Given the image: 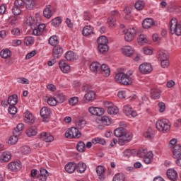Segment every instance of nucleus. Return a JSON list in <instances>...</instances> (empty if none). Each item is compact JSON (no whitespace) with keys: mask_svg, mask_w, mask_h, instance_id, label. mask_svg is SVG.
Listing matches in <instances>:
<instances>
[{"mask_svg":"<svg viewBox=\"0 0 181 181\" xmlns=\"http://www.w3.org/2000/svg\"><path fill=\"white\" fill-rule=\"evenodd\" d=\"M96 94L94 90L88 91L85 95L84 98L88 103H93L95 100Z\"/></svg>","mask_w":181,"mask_h":181,"instance_id":"cd10ccee","label":"nucleus"},{"mask_svg":"<svg viewBox=\"0 0 181 181\" xmlns=\"http://www.w3.org/2000/svg\"><path fill=\"white\" fill-rule=\"evenodd\" d=\"M66 100V96L62 93H59L57 96V103L62 104V103H64Z\"/></svg>","mask_w":181,"mask_h":181,"instance_id":"0e129e2a","label":"nucleus"},{"mask_svg":"<svg viewBox=\"0 0 181 181\" xmlns=\"http://www.w3.org/2000/svg\"><path fill=\"white\" fill-rule=\"evenodd\" d=\"M148 151L144 148H141L138 151L137 155L139 158H144Z\"/></svg>","mask_w":181,"mask_h":181,"instance_id":"338daca9","label":"nucleus"},{"mask_svg":"<svg viewBox=\"0 0 181 181\" xmlns=\"http://www.w3.org/2000/svg\"><path fill=\"white\" fill-rule=\"evenodd\" d=\"M156 57L158 59L160 60V62H162L163 60H166L168 58V54L165 52L163 50H160L157 52Z\"/></svg>","mask_w":181,"mask_h":181,"instance_id":"4c0bfd02","label":"nucleus"},{"mask_svg":"<svg viewBox=\"0 0 181 181\" xmlns=\"http://www.w3.org/2000/svg\"><path fill=\"white\" fill-rule=\"evenodd\" d=\"M11 158H12L11 153L9 151H5L0 156V162L1 163L9 162V160H11Z\"/></svg>","mask_w":181,"mask_h":181,"instance_id":"a878e982","label":"nucleus"},{"mask_svg":"<svg viewBox=\"0 0 181 181\" xmlns=\"http://www.w3.org/2000/svg\"><path fill=\"white\" fill-rule=\"evenodd\" d=\"M122 111L123 113L127 115V117H132L133 118H135V117L138 115L136 111L134 110L132 107L129 105H125L123 107Z\"/></svg>","mask_w":181,"mask_h":181,"instance_id":"9d476101","label":"nucleus"},{"mask_svg":"<svg viewBox=\"0 0 181 181\" xmlns=\"http://www.w3.org/2000/svg\"><path fill=\"white\" fill-rule=\"evenodd\" d=\"M156 127L158 131L166 133L170 131V122L167 119H159L156 122Z\"/></svg>","mask_w":181,"mask_h":181,"instance_id":"20e7f679","label":"nucleus"},{"mask_svg":"<svg viewBox=\"0 0 181 181\" xmlns=\"http://www.w3.org/2000/svg\"><path fill=\"white\" fill-rule=\"evenodd\" d=\"M99 73L103 76V77H109L111 74V71L110 70V66L108 65L103 64L100 66Z\"/></svg>","mask_w":181,"mask_h":181,"instance_id":"a211bd4d","label":"nucleus"},{"mask_svg":"<svg viewBox=\"0 0 181 181\" xmlns=\"http://www.w3.org/2000/svg\"><path fill=\"white\" fill-rule=\"evenodd\" d=\"M12 12L13 15L18 16V15H21L22 13V8L21 7H18V6H13L12 8Z\"/></svg>","mask_w":181,"mask_h":181,"instance_id":"052dcab7","label":"nucleus"},{"mask_svg":"<svg viewBox=\"0 0 181 181\" xmlns=\"http://www.w3.org/2000/svg\"><path fill=\"white\" fill-rule=\"evenodd\" d=\"M173 156L175 159L181 156V144H176L173 148Z\"/></svg>","mask_w":181,"mask_h":181,"instance_id":"393cba45","label":"nucleus"},{"mask_svg":"<svg viewBox=\"0 0 181 181\" xmlns=\"http://www.w3.org/2000/svg\"><path fill=\"white\" fill-rule=\"evenodd\" d=\"M40 138L45 142H53L54 141V136L50 133L42 132L40 134Z\"/></svg>","mask_w":181,"mask_h":181,"instance_id":"aec40b11","label":"nucleus"},{"mask_svg":"<svg viewBox=\"0 0 181 181\" xmlns=\"http://www.w3.org/2000/svg\"><path fill=\"white\" fill-rule=\"evenodd\" d=\"M100 122L103 125H111L112 119L108 116H103L100 119Z\"/></svg>","mask_w":181,"mask_h":181,"instance_id":"09e8293b","label":"nucleus"},{"mask_svg":"<svg viewBox=\"0 0 181 181\" xmlns=\"http://www.w3.org/2000/svg\"><path fill=\"white\" fill-rule=\"evenodd\" d=\"M86 121L84 119L78 120L76 123V127L78 129H83L86 127Z\"/></svg>","mask_w":181,"mask_h":181,"instance_id":"13d9d810","label":"nucleus"},{"mask_svg":"<svg viewBox=\"0 0 181 181\" xmlns=\"http://www.w3.org/2000/svg\"><path fill=\"white\" fill-rule=\"evenodd\" d=\"M25 125L23 123H19L13 130V136H10L8 140L9 145H15L18 142V137L21 136L22 132L23 131Z\"/></svg>","mask_w":181,"mask_h":181,"instance_id":"f03ea898","label":"nucleus"},{"mask_svg":"<svg viewBox=\"0 0 181 181\" xmlns=\"http://www.w3.org/2000/svg\"><path fill=\"white\" fill-rule=\"evenodd\" d=\"M57 8L54 6L52 5H47L43 11V15L45 18H47V19H50L52 18V16L54 12H56Z\"/></svg>","mask_w":181,"mask_h":181,"instance_id":"1a4fd4ad","label":"nucleus"},{"mask_svg":"<svg viewBox=\"0 0 181 181\" xmlns=\"http://www.w3.org/2000/svg\"><path fill=\"white\" fill-rule=\"evenodd\" d=\"M98 46H102L103 45H108V40L107 37L102 35L97 40Z\"/></svg>","mask_w":181,"mask_h":181,"instance_id":"a18cd8bd","label":"nucleus"},{"mask_svg":"<svg viewBox=\"0 0 181 181\" xmlns=\"http://www.w3.org/2000/svg\"><path fill=\"white\" fill-rule=\"evenodd\" d=\"M119 112V110H118V107L117 106H107V112L110 115H116V114Z\"/></svg>","mask_w":181,"mask_h":181,"instance_id":"c03bdc74","label":"nucleus"},{"mask_svg":"<svg viewBox=\"0 0 181 181\" xmlns=\"http://www.w3.org/2000/svg\"><path fill=\"white\" fill-rule=\"evenodd\" d=\"M144 162L146 163V165H149L152 163V160L153 159V153L152 151H148L145 156L143 157Z\"/></svg>","mask_w":181,"mask_h":181,"instance_id":"473e14b6","label":"nucleus"},{"mask_svg":"<svg viewBox=\"0 0 181 181\" xmlns=\"http://www.w3.org/2000/svg\"><path fill=\"white\" fill-rule=\"evenodd\" d=\"M69 103L70 105H76L78 103V98L72 97L69 99Z\"/></svg>","mask_w":181,"mask_h":181,"instance_id":"774afa93","label":"nucleus"},{"mask_svg":"<svg viewBox=\"0 0 181 181\" xmlns=\"http://www.w3.org/2000/svg\"><path fill=\"white\" fill-rule=\"evenodd\" d=\"M25 8L29 11H32L36 6V0H25Z\"/></svg>","mask_w":181,"mask_h":181,"instance_id":"c9c22d12","label":"nucleus"},{"mask_svg":"<svg viewBox=\"0 0 181 181\" xmlns=\"http://www.w3.org/2000/svg\"><path fill=\"white\" fill-rule=\"evenodd\" d=\"M45 29H46V25L40 24L37 28L33 30V34L35 36H42V35H43V32H45Z\"/></svg>","mask_w":181,"mask_h":181,"instance_id":"5701e85b","label":"nucleus"},{"mask_svg":"<svg viewBox=\"0 0 181 181\" xmlns=\"http://www.w3.org/2000/svg\"><path fill=\"white\" fill-rule=\"evenodd\" d=\"M132 74H134L132 71H128L127 74L117 73L115 76V81L116 83L123 84V86H129V84H132Z\"/></svg>","mask_w":181,"mask_h":181,"instance_id":"f257e3e1","label":"nucleus"},{"mask_svg":"<svg viewBox=\"0 0 181 181\" xmlns=\"http://www.w3.org/2000/svg\"><path fill=\"white\" fill-rule=\"evenodd\" d=\"M86 169H87V165H86V163L80 162L76 164V170L78 172V173H84L86 172Z\"/></svg>","mask_w":181,"mask_h":181,"instance_id":"72a5a7b5","label":"nucleus"},{"mask_svg":"<svg viewBox=\"0 0 181 181\" xmlns=\"http://www.w3.org/2000/svg\"><path fill=\"white\" fill-rule=\"evenodd\" d=\"M76 149L78 152H84L86 151V144L83 141H79L77 144Z\"/></svg>","mask_w":181,"mask_h":181,"instance_id":"bf43d9fd","label":"nucleus"},{"mask_svg":"<svg viewBox=\"0 0 181 181\" xmlns=\"http://www.w3.org/2000/svg\"><path fill=\"white\" fill-rule=\"evenodd\" d=\"M125 180V175L122 173H117L115 174L113 177L112 181H124Z\"/></svg>","mask_w":181,"mask_h":181,"instance_id":"5fc2aeb1","label":"nucleus"},{"mask_svg":"<svg viewBox=\"0 0 181 181\" xmlns=\"http://www.w3.org/2000/svg\"><path fill=\"white\" fill-rule=\"evenodd\" d=\"M40 114L42 118H43V122H47V119L50 117V115H52V110L47 107H43L40 110Z\"/></svg>","mask_w":181,"mask_h":181,"instance_id":"9b49d317","label":"nucleus"},{"mask_svg":"<svg viewBox=\"0 0 181 181\" xmlns=\"http://www.w3.org/2000/svg\"><path fill=\"white\" fill-rule=\"evenodd\" d=\"M59 66L62 73H65V74L70 73V69H71L70 65L66 63V61L64 59H62L59 61Z\"/></svg>","mask_w":181,"mask_h":181,"instance_id":"dca6fc26","label":"nucleus"},{"mask_svg":"<svg viewBox=\"0 0 181 181\" xmlns=\"http://www.w3.org/2000/svg\"><path fill=\"white\" fill-rule=\"evenodd\" d=\"M48 43L51 46H54V47L57 46V45H59V37H57V35L51 36L49 38Z\"/></svg>","mask_w":181,"mask_h":181,"instance_id":"f704fd0d","label":"nucleus"},{"mask_svg":"<svg viewBox=\"0 0 181 181\" xmlns=\"http://www.w3.org/2000/svg\"><path fill=\"white\" fill-rule=\"evenodd\" d=\"M144 138H147V139H152V138L155 136V131L149 127L147 131L144 132Z\"/></svg>","mask_w":181,"mask_h":181,"instance_id":"ea45409f","label":"nucleus"},{"mask_svg":"<svg viewBox=\"0 0 181 181\" xmlns=\"http://www.w3.org/2000/svg\"><path fill=\"white\" fill-rule=\"evenodd\" d=\"M101 64L98 62H94L90 65V70L93 73H100L101 69Z\"/></svg>","mask_w":181,"mask_h":181,"instance_id":"7c9ffc66","label":"nucleus"},{"mask_svg":"<svg viewBox=\"0 0 181 181\" xmlns=\"http://www.w3.org/2000/svg\"><path fill=\"white\" fill-rule=\"evenodd\" d=\"M76 163H69L65 165V170L67 172V173H74V171L76 170Z\"/></svg>","mask_w":181,"mask_h":181,"instance_id":"2f4dec72","label":"nucleus"},{"mask_svg":"<svg viewBox=\"0 0 181 181\" xmlns=\"http://www.w3.org/2000/svg\"><path fill=\"white\" fill-rule=\"evenodd\" d=\"M8 168L12 172H16V170H21L22 168V165L19 161H13L8 165Z\"/></svg>","mask_w":181,"mask_h":181,"instance_id":"f3484780","label":"nucleus"},{"mask_svg":"<svg viewBox=\"0 0 181 181\" xmlns=\"http://www.w3.org/2000/svg\"><path fill=\"white\" fill-rule=\"evenodd\" d=\"M0 56L2 59H9L12 56V52L8 49H4L0 52Z\"/></svg>","mask_w":181,"mask_h":181,"instance_id":"e433bc0d","label":"nucleus"},{"mask_svg":"<svg viewBox=\"0 0 181 181\" xmlns=\"http://www.w3.org/2000/svg\"><path fill=\"white\" fill-rule=\"evenodd\" d=\"M23 43L25 46H32L35 43V39L33 37L27 36L24 38Z\"/></svg>","mask_w":181,"mask_h":181,"instance_id":"de8ad7c7","label":"nucleus"},{"mask_svg":"<svg viewBox=\"0 0 181 181\" xmlns=\"http://www.w3.org/2000/svg\"><path fill=\"white\" fill-rule=\"evenodd\" d=\"M23 117L24 121L27 124H33L35 122V117H33V115L29 110L25 111Z\"/></svg>","mask_w":181,"mask_h":181,"instance_id":"4468645a","label":"nucleus"},{"mask_svg":"<svg viewBox=\"0 0 181 181\" xmlns=\"http://www.w3.org/2000/svg\"><path fill=\"white\" fill-rule=\"evenodd\" d=\"M125 131L127 130L123 127H119L115 130L114 134L117 138H122L124 134H125Z\"/></svg>","mask_w":181,"mask_h":181,"instance_id":"37998d69","label":"nucleus"},{"mask_svg":"<svg viewBox=\"0 0 181 181\" xmlns=\"http://www.w3.org/2000/svg\"><path fill=\"white\" fill-rule=\"evenodd\" d=\"M94 28L91 25H86L82 30V35L83 36H90V35H93L94 33L93 32Z\"/></svg>","mask_w":181,"mask_h":181,"instance_id":"c756f323","label":"nucleus"},{"mask_svg":"<svg viewBox=\"0 0 181 181\" xmlns=\"http://www.w3.org/2000/svg\"><path fill=\"white\" fill-rule=\"evenodd\" d=\"M145 6V1H138L135 3L134 8L136 11H142Z\"/></svg>","mask_w":181,"mask_h":181,"instance_id":"603ef678","label":"nucleus"},{"mask_svg":"<svg viewBox=\"0 0 181 181\" xmlns=\"http://www.w3.org/2000/svg\"><path fill=\"white\" fill-rule=\"evenodd\" d=\"M62 54H63V48L62 47H60L59 45H57L53 47L52 56L54 59H59V57H62Z\"/></svg>","mask_w":181,"mask_h":181,"instance_id":"2eb2a0df","label":"nucleus"},{"mask_svg":"<svg viewBox=\"0 0 181 181\" xmlns=\"http://www.w3.org/2000/svg\"><path fill=\"white\" fill-rule=\"evenodd\" d=\"M8 111L9 114H11V115H15V114L18 112V109H16V107L15 105H10L8 107Z\"/></svg>","mask_w":181,"mask_h":181,"instance_id":"69168bd1","label":"nucleus"},{"mask_svg":"<svg viewBox=\"0 0 181 181\" xmlns=\"http://www.w3.org/2000/svg\"><path fill=\"white\" fill-rule=\"evenodd\" d=\"M169 26L170 32L172 35H181V21H177V19L173 18L170 20Z\"/></svg>","mask_w":181,"mask_h":181,"instance_id":"7ed1b4c3","label":"nucleus"},{"mask_svg":"<svg viewBox=\"0 0 181 181\" xmlns=\"http://www.w3.org/2000/svg\"><path fill=\"white\" fill-rule=\"evenodd\" d=\"M139 70L141 74H149L153 70L152 65L151 63L144 62L139 66Z\"/></svg>","mask_w":181,"mask_h":181,"instance_id":"6e6552de","label":"nucleus"},{"mask_svg":"<svg viewBox=\"0 0 181 181\" xmlns=\"http://www.w3.org/2000/svg\"><path fill=\"white\" fill-rule=\"evenodd\" d=\"M88 112L92 115H96L98 117L104 115V109L103 107H88Z\"/></svg>","mask_w":181,"mask_h":181,"instance_id":"f8f14e48","label":"nucleus"},{"mask_svg":"<svg viewBox=\"0 0 181 181\" xmlns=\"http://www.w3.org/2000/svg\"><path fill=\"white\" fill-rule=\"evenodd\" d=\"M47 176H49L47 170L41 168L40 170V174L37 176V179L39 181H46L47 180Z\"/></svg>","mask_w":181,"mask_h":181,"instance_id":"4be33fe9","label":"nucleus"},{"mask_svg":"<svg viewBox=\"0 0 181 181\" xmlns=\"http://www.w3.org/2000/svg\"><path fill=\"white\" fill-rule=\"evenodd\" d=\"M92 144H94L95 145H97V144H100V145H105L106 142L104 139L95 137L92 139Z\"/></svg>","mask_w":181,"mask_h":181,"instance_id":"864d4df0","label":"nucleus"},{"mask_svg":"<svg viewBox=\"0 0 181 181\" xmlns=\"http://www.w3.org/2000/svg\"><path fill=\"white\" fill-rule=\"evenodd\" d=\"M132 138H133L132 133L129 132H127V130H125V132L123 134V136L120 139H119L118 144L119 145L122 146L125 145V144H127V142H130Z\"/></svg>","mask_w":181,"mask_h":181,"instance_id":"423d86ee","label":"nucleus"},{"mask_svg":"<svg viewBox=\"0 0 181 181\" xmlns=\"http://www.w3.org/2000/svg\"><path fill=\"white\" fill-rule=\"evenodd\" d=\"M26 134L28 136H35L37 134V132L33 127H30L26 131Z\"/></svg>","mask_w":181,"mask_h":181,"instance_id":"680f3d73","label":"nucleus"},{"mask_svg":"<svg viewBox=\"0 0 181 181\" xmlns=\"http://www.w3.org/2000/svg\"><path fill=\"white\" fill-rule=\"evenodd\" d=\"M116 21L117 18H115V17H110L108 18L107 23L112 29H113V28H115V25H117Z\"/></svg>","mask_w":181,"mask_h":181,"instance_id":"6e6d98bb","label":"nucleus"},{"mask_svg":"<svg viewBox=\"0 0 181 181\" xmlns=\"http://www.w3.org/2000/svg\"><path fill=\"white\" fill-rule=\"evenodd\" d=\"M138 30L136 27L130 26L126 31L123 30L124 34V40L126 42H132L135 39V35H136Z\"/></svg>","mask_w":181,"mask_h":181,"instance_id":"39448f33","label":"nucleus"},{"mask_svg":"<svg viewBox=\"0 0 181 181\" xmlns=\"http://www.w3.org/2000/svg\"><path fill=\"white\" fill-rule=\"evenodd\" d=\"M24 25H27V26H30L31 28L35 26L36 20L31 17V16H27L25 19L24 20Z\"/></svg>","mask_w":181,"mask_h":181,"instance_id":"bb28decb","label":"nucleus"},{"mask_svg":"<svg viewBox=\"0 0 181 181\" xmlns=\"http://www.w3.org/2000/svg\"><path fill=\"white\" fill-rule=\"evenodd\" d=\"M8 105H16L18 104V95H13L8 97Z\"/></svg>","mask_w":181,"mask_h":181,"instance_id":"49530a36","label":"nucleus"},{"mask_svg":"<svg viewBox=\"0 0 181 181\" xmlns=\"http://www.w3.org/2000/svg\"><path fill=\"white\" fill-rule=\"evenodd\" d=\"M167 177L171 181L177 180V172L173 168L168 169L167 170Z\"/></svg>","mask_w":181,"mask_h":181,"instance_id":"6ab92c4d","label":"nucleus"},{"mask_svg":"<svg viewBox=\"0 0 181 181\" xmlns=\"http://www.w3.org/2000/svg\"><path fill=\"white\" fill-rule=\"evenodd\" d=\"M142 53L144 54H146V56H151V54H153V49L151 48L150 47H144L141 49Z\"/></svg>","mask_w":181,"mask_h":181,"instance_id":"8fccbe9b","label":"nucleus"},{"mask_svg":"<svg viewBox=\"0 0 181 181\" xmlns=\"http://www.w3.org/2000/svg\"><path fill=\"white\" fill-rule=\"evenodd\" d=\"M96 173L100 180H104L105 179V168L103 166H98L96 168Z\"/></svg>","mask_w":181,"mask_h":181,"instance_id":"b1692460","label":"nucleus"},{"mask_svg":"<svg viewBox=\"0 0 181 181\" xmlns=\"http://www.w3.org/2000/svg\"><path fill=\"white\" fill-rule=\"evenodd\" d=\"M47 103L48 105H49L51 107H54L57 105V99L56 98L52 96H47L45 98Z\"/></svg>","mask_w":181,"mask_h":181,"instance_id":"58836bf2","label":"nucleus"},{"mask_svg":"<svg viewBox=\"0 0 181 181\" xmlns=\"http://www.w3.org/2000/svg\"><path fill=\"white\" fill-rule=\"evenodd\" d=\"M108 44H105L103 45H98V50L99 53H107L109 50Z\"/></svg>","mask_w":181,"mask_h":181,"instance_id":"3c124183","label":"nucleus"},{"mask_svg":"<svg viewBox=\"0 0 181 181\" xmlns=\"http://www.w3.org/2000/svg\"><path fill=\"white\" fill-rule=\"evenodd\" d=\"M149 38L145 34H140L137 38V42L141 46L149 44Z\"/></svg>","mask_w":181,"mask_h":181,"instance_id":"412c9836","label":"nucleus"},{"mask_svg":"<svg viewBox=\"0 0 181 181\" xmlns=\"http://www.w3.org/2000/svg\"><path fill=\"white\" fill-rule=\"evenodd\" d=\"M65 59L68 62H74L76 60V55L74 54V52L72 51H68L65 54Z\"/></svg>","mask_w":181,"mask_h":181,"instance_id":"79ce46f5","label":"nucleus"},{"mask_svg":"<svg viewBox=\"0 0 181 181\" xmlns=\"http://www.w3.org/2000/svg\"><path fill=\"white\" fill-rule=\"evenodd\" d=\"M122 52L124 56H127V57H131V56L135 53V50L132 47L126 45L122 47Z\"/></svg>","mask_w":181,"mask_h":181,"instance_id":"ddd939ff","label":"nucleus"},{"mask_svg":"<svg viewBox=\"0 0 181 181\" xmlns=\"http://www.w3.org/2000/svg\"><path fill=\"white\" fill-rule=\"evenodd\" d=\"M61 23H62V18L60 17H57L52 19L51 22V24L52 25V26H54V28H57V26H59Z\"/></svg>","mask_w":181,"mask_h":181,"instance_id":"4d7b16f0","label":"nucleus"},{"mask_svg":"<svg viewBox=\"0 0 181 181\" xmlns=\"http://www.w3.org/2000/svg\"><path fill=\"white\" fill-rule=\"evenodd\" d=\"M151 94V98L153 100H158V98H160V90L158 88H153Z\"/></svg>","mask_w":181,"mask_h":181,"instance_id":"a19ab883","label":"nucleus"},{"mask_svg":"<svg viewBox=\"0 0 181 181\" xmlns=\"http://www.w3.org/2000/svg\"><path fill=\"white\" fill-rule=\"evenodd\" d=\"M25 3L23 1V0H16L14 2V5L18 8H21V9L25 8Z\"/></svg>","mask_w":181,"mask_h":181,"instance_id":"e2e57ef3","label":"nucleus"},{"mask_svg":"<svg viewBox=\"0 0 181 181\" xmlns=\"http://www.w3.org/2000/svg\"><path fill=\"white\" fill-rule=\"evenodd\" d=\"M154 25L155 22L152 18H146L142 23V26L144 29H151Z\"/></svg>","mask_w":181,"mask_h":181,"instance_id":"c85d7f7f","label":"nucleus"},{"mask_svg":"<svg viewBox=\"0 0 181 181\" xmlns=\"http://www.w3.org/2000/svg\"><path fill=\"white\" fill-rule=\"evenodd\" d=\"M65 136L66 138H80L81 132L78 131V129L71 127L65 133Z\"/></svg>","mask_w":181,"mask_h":181,"instance_id":"0eeeda50","label":"nucleus"}]
</instances>
